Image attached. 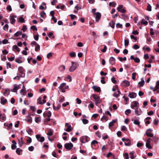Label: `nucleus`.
<instances>
[{"label":"nucleus","instance_id":"nucleus-1","mask_svg":"<svg viewBox=\"0 0 159 159\" xmlns=\"http://www.w3.org/2000/svg\"><path fill=\"white\" fill-rule=\"evenodd\" d=\"M96 9L94 8L92 10V11L94 16L95 18L96 21L98 22L99 20V12H96Z\"/></svg>","mask_w":159,"mask_h":159},{"label":"nucleus","instance_id":"nucleus-2","mask_svg":"<svg viewBox=\"0 0 159 159\" xmlns=\"http://www.w3.org/2000/svg\"><path fill=\"white\" fill-rule=\"evenodd\" d=\"M78 66V64L76 62L71 61V65L69 68V71L73 72L76 69Z\"/></svg>","mask_w":159,"mask_h":159},{"label":"nucleus","instance_id":"nucleus-3","mask_svg":"<svg viewBox=\"0 0 159 159\" xmlns=\"http://www.w3.org/2000/svg\"><path fill=\"white\" fill-rule=\"evenodd\" d=\"M18 71L20 74V77L21 78H24L25 76V70L22 66H20L18 68Z\"/></svg>","mask_w":159,"mask_h":159},{"label":"nucleus","instance_id":"nucleus-4","mask_svg":"<svg viewBox=\"0 0 159 159\" xmlns=\"http://www.w3.org/2000/svg\"><path fill=\"white\" fill-rule=\"evenodd\" d=\"M90 138L88 136H84L81 137L80 139L81 142L83 143H84L86 142H88L90 140Z\"/></svg>","mask_w":159,"mask_h":159},{"label":"nucleus","instance_id":"nucleus-5","mask_svg":"<svg viewBox=\"0 0 159 159\" xmlns=\"http://www.w3.org/2000/svg\"><path fill=\"white\" fill-rule=\"evenodd\" d=\"M73 144L71 143H66L64 145V147L66 149L70 150H71L73 147Z\"/></svg>","mask_w":159,"mask_h":159},{"label":"nucleus","instance_id":"nucleus-6","mask_svg":"<svg viewBox=\"0 0 159 159\" xmlns=\"http://www.w3.org/2000/svg\"><path fill=\"white\" fill-rule=\"evenodd\" d=\"M93 97L95 100L96 105L98 106L99 104V97L96 94H93Z\"/></svg>","mask_w":159,"mask_h":159},{"label":"nucleus","instance_id":"nucleus-7","mask_svg":"<svg viewBox=\"0 0 159 159\" xmlns=\"http://www.w3.org/2000/svg\"><path fill=\"white\" fill-rule=\"evenodd\" d=\"M152 130L151 129H147L146 132V134L148 137H152L153 136V134L152 133Z\"/></svg>","mask_w":159,"mask_h":159},{"label":"nucleus","instance_id":"nucleus-8","mask_svg":"<svg viewBox=\"0 0 159 159\" xmlns=\"http://www.w3.org/2000/svg\"><path fill=\"white\" fill-rule=\"evenodd\" d=\"M35 136L38 141L42 143L44 140L45 139L44 137L43 136L41 137L40 135L39 134L36 135Z\"/></svg>","mask_w":159,"mask_h":159},{"label":"nucleus","instance_id":"nucleus-9","mask_svg":"<svg viewBox=\"0 0 159 159\" xmlns=\"http://www.w3.org/2000/svg\"><path fill=\"white\" fill-rule=\"evenodd\" d=\"M10 23L12 24H14L16 21L15 18H16L17 16L16 15H11L10 16Z\"/></svg>","mask_w":159,"mask_h":159},{"label":"nucleus","instance_id":"nucleus-10","mask_svg":"<svg viewBox=\"0 0 159 159\" xmlns=\"http://www.w3.org/2000/svg\"><path fill=\"white\" fill-rule=\"evenodd\" d=\"M65 126L67 127V128L66 129H65V130L67 132H70L72 130L71 125L67 123H65Z\"/></svg>","mask_w":159,"mask_h":159},{"label":"nucleus","instance_id":"nucleus-11","mask_svg":"<svg viewBox=\"0 0 159 159\" xmlns=\"http://www.w3.org/2000/svg\"><path fill=\"white\" fill-rule=\"evenodd\" d=\"M137 95V94L134 92H131L129 94L128 96L131 98H134L136 97Z\"/></svg>","mask_w":159,"mask_h":159},{"label":"nucleus","instance_id":"nucleus-12","mask_svg":"<svg viewBox=\"0 0 159 159\" xmlns=\"http://www.w3.org/2000/svg\"><path fill=\"white\" fill-rule=\"evenodd\" d=\"M116 60L115 58L113 57H110L109 60V62L110 64L111 65H113L115 63Z\"/></svg>","mask_w":159,"mask_h":159},{"label":"nucleus","instance_id":"nucleus-13","mask_svg":"<svg viewBox=\"0 0 159 159\" xmlns=\"http://www.w3.org/2000/svg\"><path fill=\"white\" fill-rule=\"evenodd\" d=\"M22 57L21 56H20L19 57L16 58L15 59V61L16 62L18 63H21L24 62V61L21 60Z\"/></svg>","mask_w":159,"mask_h":159},{"label":"nucleus","instance_id":"nucleus-14","mask_svg":"<svg viewBox=\"0 0 159 159\" xmlns=\"http://www.w3.org/2000/svg\"><path fill=\"white\" fill-rule=\"evenodd\" d=\"M123 85L125 87H128L130 85V83L128 80H125L122 81Z\"/></svg>","mask_w":159,"mask_h":159},{"label":"nucleus","instance_id":"nucleus-15","mask_svg":"<svg viewBox=\"0 0 159 159\" xmlns=\"http://www.w3.org/2000/svg\"><path fill=\"white\" fill-rule=\"evenodd\" d=\"M117 119H115L111 121L110 122L109 124L108 127L109 129L111 128V127L113 126L114 125V124L117 122Z\"/></svg>","mask_w":159,"mask_h":159},{"label":"nucleus","instance_id":"nucleus-16","mask_svg":"<svg viewBox=\"0 0 159 159\" xmlns=\"http://www.w3.org/2000/svg\"><path fill=\"white\" fill-rule=\"evenodd\" d=\"M25 120L28 123H31L32 122V118L31 116H28L26 119H25Z\"/></svg>","mask_w":159,"mask_h":159},{"label":"nucleus","instance_id":"nucleus-17","mask_svg":"<svg viewBox=\"0 0 159 159\" xmlns=\"http://www.w3.org/2000/svg\"><path fill=\"white\" fill-rule=\"evenodd\" d=\"M7 100L3 97L1 98V103L2 105H4L7 102Z\"/></svg>","mask_w":159,"mask_h":159},{"label":"nucleus","instance_id":"nucleus-18","mask_svg":"<svg viewBox=\"0 0 159 159\" xmlns=\"http://www.w3.org/2000/svg\"><path fill=\"white\" fill-rule=\"evenodd\" d=\"M6 119V116L5 114H0V120L4 121Z\"/></svg>","mask_w":159,"mask_h":159},{"label":"nucleus","instance_id":"nucleus-19","mask_svg":"<svg viewBox=\"0 0 159 159\" xmlns=\"http://www.w3.org/2000/svg\"><path fill=\"white\" fill-rule=\"evenodd\" d=\"M133 102L134 104L131 105L130 106L131 108L132 109H134V107H138L137 105L139 104L138 102L136 101H134Z\"/></svg>","mask_w":159,"mask_h":159},{"label":"nucleus","instance_id":"nucleus-20","mask_svg":"<svg viewBox=\"0 0 159 159\" xmlns=\"http://www.w3.org/2000/svg\"><path fill=\"white\" fill-rule=\"evenodd\" d=\"M19 85H16V84H15L14 85V87L12 90V91L14 92H17V90L19 89Z\"/></svg>","mask_w":159,"mask_h":159},{"label":"nucleus","instance_id":"nucleus-21","mask_svg":"<svg viewBox=\"0 0 159 159\" xmlns=\"http://www.w3.org/2000/svg\"><path fill=\"white\" fill-rule=\"evenodd\" d=\"M12 49L14 51H16L18 52H20V48L16 45H14L12 47Z\"/></svg>","mask_w":159,"mask_h":159},{"label":"nucleus","instance_id":"nucleus-22","mask_svg":"<svg viewBox=\"0 0 159 159\" xmlns=\"http://www.w3.org/2000/svg\"><path fill=\"white\" fill-rule=\"evenodd\" d=\"M135 114L137 116H139L141 114V112L139 111V108L138 107L135 110Z\"/></svg>","mask_w":159,"mask_h":159},{"label":"nucleus","instance_id":"nucleus-23","mask_svg":"<svg viewBox=\"0 0 159 159\" xmlns=\"http://www.w3.org/2000/svg\"><path fill=\"white\" fill-rule=\"evenodd\" d=\"M134 123L135 125H138L139 127H140L141 125H140V122L139 120H134Z\"/></svg>","mask_w":159,"mask_h":159},{"label":"nucleus","instance_id":"nucleus-24","mask_svg":"<svg viewBox=\"0 0 159 159\" xmlns=\"http://www.w3.org/2000/svg\"><path fill=\"white\" fill-rule=\"evenodd\" d=\"M93 89L95 91H96L98 92H99V87H97L96 85H94L93 87Z\"/></svg>","mask_w":159,"mask_h":159},{"label":"nucleus","instance_id":"nucleus-25","mask_svg":"<svg viewBox=\"0 0 159 159\" xmlns=\"http://www.w3.org/2000/svg\"><path fill=\"white\" fill-rule=\"evenodd\" d=\"M40 14L41 16L43 18H44L46 17V14L43 11H42L41 12H40Z\"/></svg>","mask_w":159,"mask_h":159},{"label":"nucleus","instance_id":"nucleus-26","mask_svg":"<svg viewBox=\"0 0 159 159\" xmlns=\"http://www.w3.org/2000/svg\"><path fill=\"white\" fill-rule=\"evenodd\" d=\"M18 22L21 23L25 22V19L22 17H20L18 18Z\"/></svg>","mask_w":159,"mask_h":159},{"label":"nucleus","instance_id":"nucleus-27","mask_svg":"<svg viewBox=\"0 0 159 159\" xmlns=\"http://www.w3.org/2000/svg\"><path fill=\"white\" fill-rule=\"evenodd\" d=\"M144 18H143L142 20L141 21L140 23L142 25L143 24L145 25H146L148 24V22L147 21H144Z\"/></svg>","mask_w":159,"mask_h":159},{"label":"nucleus","instance_id":"nucleus-28","mask_svg":"<svg viewBox=\"0 0 159 159\" xmlns=\"http://www.w3.org/2000/svg\"><path fill=\"white\" fill-rule=\"evenodd\" d=\"M41 99H42V98H41V97H39V98L37 100V103L41 105V104H43L45 103H43V102H41Z\"/></svg>","mask_w":159,"mask_h":159},{"label":"nucleus","instance_id":"nucleus-29","mask_svg":"<svg viewBox=\"0 0 159 159\" xmlns=\"http://www.w3.org/2000/svg\"><path fill=\"white\" fill-rule=\"evenodd\" d=\"M134 152H135L134 151H132L129 153V155H131L130 157L131 159H134L136 157V155L135 156H134L133 155V154L134 153Z\"/></svg>","mask_w":159,"mask_h":159},{"label":"nucleus","instance_id":"nucleus-30","mask_svg":"<svg viewBox=\"0 0 159 159\" xmlns=\"http://www.w3.org/2000/svg\"><path fill=\"white\" fill-rule=\"evenodd\" d=\"M27 132L29 134L31 135L32 134L33 132L32 129L31 128H29L28 130H26Z\"/></svg>","mask_w":159,"mask_h":159},{"label":"nucleus","instance_id":"nucleus-31","mask_svg":"<svg viewBox=\"0 0 159 159\" xmlns=\"http://www.w3.org/2000/svg\"><path fill=\"white\" fill-rule=\"evenodd\" d=\"M22 151V150L20 148H18L16 149V152L18 155H20V152Z\"/></svg>","mask_w":159,"mask_h":159},{"label":"nucleus","instance_id":"nucleus-32","mask_svg":"<svg viewBox=\"0 0 159 159\" xmlns=\"http://www.w3.org/2000/svg\"><path fill=\"white\" fill-rule=\"evenodd\" d=\"M145 83V81L144 80H143L141 81H139L138 83V84H139L140 87H143V86Z\"/></svg>","mask_w":159,"mask_h":159},{"label":"nucleus","instance_id":"nucleus-33","mask_svg":"<svg viewBox=\"0 0 159 159\" xmlns=\"http://www.w3.org/2000/svg\"><path fill=\"white\" fill-rule=\"evenodd\" d=\"M8 40L7 39H3L2 42L1 41H0V45H1L2 44V43L3 44H6L8 43Z\"/></svg>","mask_w":159,"mask_h":159},{"label":"nucleus","instance_id":"nucleus-34","mask_svg":"<svg viewBox=\"0 0 159 159\" xmlns=\"http://www.w3.org/2000/svg\"><path fill=\"white\" fill-rule=\"evenodd\" d=\"M131 111L129 109H127L125 111V114L127 116H128L129 114L131 113Z\"/></svg>","mask_w":159,"mask_h":159},{"label":"nucleus","instance_id":"nucleus-35","mask_svg":"<svg viewBox=\"0 0 159 159\" xmlns=\"http://www.w3.org/2000/svg\"><path fill=\"white\" fill-rule=\"evenodd\" d=\"M21 34L22 32L21 31H17L14 34V35L16 37H18L20 35H21Z\"/></svg>","mask_w":159,"mask_h":159},{"label":"nucleus","instance_id":"nucleus-36","mask_svg":"<svg viewBox=\"0 0 159 159\" xmlns=\"http://www.w3.org/2000/svg\"><path fill=\"white\" fill-rule=\"evenodd\" d=\"M24 142L23 140H19L18 144L19 145V146L20 147H21L22 145L24 144Z\"/></svg>","mask_w":159,"mask_h":159},{"label":"nucleus","instance_id":"nucleus-37","mask_svg":"<svg viewBox=\"0 0 159 159\" xmlns=\"http://www.w3.org/2000/svg\"><path fill=\"white\" fill-rule=\"evenodd\" d=\"M35 121L36 123H38L41 121L40 117H36L35 119Z\"/></svg>","mask_w":159,"mask_h":159},{"label":"nucleus","instance_id":"nucleus-38","mask_svg":"<svg viewBox=\"0 0 159 159\" xmlns=\"http://www.w3.org/2000/svg\"><path fill=\"white\" fill-rule=\"evenodd\" d=\"M53 134V132L51 130H48V132L47 133L48 136H51Z\"/></svg>","mask_w":159,"mask_h":159},{"label":"nucleus","instance_id":"nucleus-39","mask_svg":"<svg viewBox=\"0 0 159 159\" xmlns=\"http://www.w3.org/2000/svg\"><path fill=\"white\" fill-rule=\"evenodd\" d=\"M40 45L39 44H37L35 48V50L36 52L40 50Z\"/></svg>","mask_w":159,"mask_h":159},{"label":"nucleus","instance_id":"nucleus-40","mask_svg":"<svg viewBox=\"0 0 159 159\" xmlns=\"http://www.w3.org/2000/svg\"><path fill=\"white\" fill-rule=\"evenodd\" d=\"M116 3L114 2H110L109 3V6L113 7H115Z\"/></svg>","mask_w":159,"mask_h":159},{"label":"nucleus","instance_id":"nucleus-41","mask_svg":"<svg viewBox=\"0 0 159 159\" xmlns=\"http://www.w3.org/2000/svg\"><path fill=\"white\" fill-rule=\"evenodd\" d=\"M100 120L101 121L104 120L105 121H106L108 119L106 116H104L102 117Z\"/></svg>","mask_w":159,"mask_h":159},{"label":"nucleus","instance_id":"nucleus-42","mask_svg":"<svg viewBox=\"0 0 159 159\" xmlns=\"http://www.w3.org/2000/svg\"><path fill=\"white\" fill-rule=\"evenodd\" d=\"M146 147L148 148L149 149H151L152 148V147L151 146L150 143L146 142Z\"/></svg>","mask_w":159,"mask_h":159},{"label":"nucleus","instance_id":"nucleus-43","mask_svg":"<svg viewBox=\"0 0 159 159\" xmlns=\"http://www.w3.org/2000/svg\"><path fill=\"white\" fill-rule=\"evenodd\" d=\"M125 46H128L129 44V40L128 39H125L124 41Z\"/></svg>","mask_w":159,"mask_h":159},{"label":"nucleus","instance_id":"nucleus-44","mask_svg":"<svg viewBox=\"0 0 159 159\" xmlns=\"http://www.w3.org/2000/svg\"><path fill=\"white\" fill-rule=\"evenodd\" d=\"M111 82L113 83H114V84L116 83L117 82V81L116 80L114 76H113V77L111 78Z\"/></svg>","mask_w":159,"mask_h":159},{"label":"nucleus","instance_id":"nucleus-45","mask_svg":"<svg viewBox=\"0 0 159 159\" xmlns=\"http://www.w3.org/2000/svg\"><path fill=\"white\" fill-rule=\"evenodd\" d=\"M70 56L71 57H74L76 56V54L74 52H72L70 53Z\"/></svg>","mask_w":159,"mask_h":159},{"label":"nucleus","instance_id":"nucleus-46","mask_svg":"<svg viewBox=\"0 0 159 159\" xmlns=\"http://www.w3.org/2000/svg\"><path fill=\"white\" fill-rule=\"evenodd\" d=\"M133 48L135 50L139 48V46L137 44H135L133 46Z\"/></svg>","mask_w":159,"mask_h":159},{"label":"nucleus","instance_id":"nucleus-47","mask_svg":"<svg viewBox=\"0 0 159 159\" xmlns=\"http://www.w3.org/2000/svg\"><path fill=\"white\" fill-rule=\"evenodd\" d=\"M8 24H5L3 27V29L5 30H7L8 28Z\"/></svg>","mask_w":159,"mask_h":159},{"label":"nucleus","instance_id":"nucleus-48","mask_svg":"<svg viewBox=\"0 0 159 159\" xmlns=\"http://www.w3.org/2000/svg\"><path fill=\"white\" fill-rule=\"evenodd\" d=\"M147 10L149 11H151L152 7L151 6L150 4H148Z\"/></svg>","mask_w":159,"mask_h":159},{"label":"nucleus","instance_id":"nucleus-49","mask_svg":"<svg viewBox=\"0 0 159 159\" xmlns=\"http://www.w3.org/2000/svg\"><path fill=\"white\" fill-rule=\"evenodd\" d=\"M137 74V73L134 72L132 74V79L133 80H135V77Z\"/></svg>","mask_w":159,"mask_h":159},{"label":"nucleus","instance_id":"nucleus-50","mask_svg":"<svg viewBox=\"0 0 159 159\" xmlns=\"http://www.w3.org/2000/svg\"><path fill=\"white\" fill-rule=\"evenodd\" d=\"M116 27L117 28H122V25L118 23L116 24Z\"/></svg>","mask_w":159,"mask_h":159},{"label":"nucleus","instance_id":"nucleus-51","mask_svg":"<svg viewBox=\"0 0 159 159\" xmlns=\"http://www.w3.org/2000/svg\"><path fill=\"white\" fill-rule=\"evenodd\" d=\"M105 77H102L101 78V82L102 84H105L106 82L104 80Z\"/></svg>","mask_w":159,"mask_h":159},{"label":"nucleus","instance_id":"nucleus-52","mask_svg":"<svg viewBox=\"0 0 159 159\" xmlns=\"http://www.w3.org/2000/svg\"><path fill=\"white\" fill-rule=\"evenodd\" d=\"M66 83H63L61 84L60 86L58 87L59 89H61L63 88V87L65 86Z\"/></svg>","mask_w":159,"mask_h":159},{"label":"nucleus","instance_id":"nucleus-53","mask_svg":"<svg viewBox=\"0 0 159 159\" xmlns=\"http://www.w3.org/2000/svg\"><path fill=\"white\" fill-rule=\"evenodd\" d=\"M47 116L48 117H50L52 116V113L51 111H48V112L47 113Z\"/></svg>","mask_w":159,"mask_h":159},{"label":"nucleus","instance_id":"nucleus-54","mask_svg":"<svg viewBox=\"0 0 159 159\" xmlns=\"http://www.w3.org/2000/svg\"><path fill=\"white\" fill-rule=\"evenodd\" d=\"M30 28L32 30L34 31L37 30V29L36 26L35 25H33Z\"/></svg>","mask_w":159,"mask_h":159},{"label":"nucleus","instance_id":"nucleus-55","mask_svg":"<svg viewBox=\"0 0 159 159\" xmlns=\"http://www.w3.org/2000/svg\"><path fill=\"white\" fill-rule=\"evenodd\" d=\"M128 142L127 143L125 142V145L126 146H130L131 145V141L130 140V141H128Z\"/></svg>","mask_w":159,"mask_h":159},{"label":"nucleus","instance_id":"nucleus-56","mask_svg":"<svg viewBox=\"0 0 159 159\" xmlns=\"http://www.w3.org/2000/svg\"><path fill=\"white\" fill-rule=\"evenodd\" d=\"M123 156L125 157V159H128L129 158L128 154L126 152L124 153Z\"/></svg>","mask_w":159,"mask_h":159},{"label":"nucleus","instance_id":"nucleus-57","mask_svg":"<svg viewBox=\"0 0 159 159\" xmlns=\"http://www.w3.org/2000/svg\"><path fill=\"white\" fill-rule=\"evenodd\" d=\"M82 121L84 124H86L88 123L89 121L88 120L86 119H83L82 120Z\"/></svg>","mask_w":159,"mask_h":159},{"label":"nucleus","instance_id":"nucleus-58","mask_svg":"<svg viewBox=\"0 0 159 159\" xmlns=\"http://www.w3.org/2000/svg\"><path fill=\"white\" fill-rule=\"evenodd\" d=\"M126 129L127 128L125 125H122L121 128V130L122 131H125Z\"/></svg>","mask_w":159,"mask_h":159},{"label":"nucleus","instance_id":"nucleus-59","mask_svg":"<svg viewBox=\"0 0 159 159\" xmlns=\"http://www.w3.org/2000/svg\"><path fill=\"white\" fill-rule=\"evenodd\" d=\"M107 48V47L106 46V45L104 46V48L103 49H102L101 50V51L103 52H105L106 51Z\"/></svg>","mask_w":159,"mask_h":159},{"label":"nucleus","instance_id":"nucleus-60","mask_svg":"<svg viewBox=\"0 0 159 159\" xmlns=\"http://www.w3.org/2000/svg\"><path fill=\"white\" fill-rule=\"evenodd\" d=\"M132 34L134 35H138L139 32L137 30H133L132 32Z\"/></svg>","mask_w":159,"mask_h":159},{"label":"nucleus","instance_id":"nucleus-61","mask_svg":"<svg viewBox=\"0 0 159 159\" xmlns=\"http://www.w3.org/2000/svg\"><path fill=\"white\" fill-rule=\"evenodd\" d=\"M112 95L113 97H115L116 98H117L119 96V93H114Z\"/></svg>","mask_w":159,"mask_h":159},{"label":"nucleus","instance_id":"nucleus-62","mask_svg":"<svg viewBox=\"0 0 159 159\" xmlns=\"http://www.w3.org/2000/svg\"><path fill=\"white\" fill-rule=\"evenodd\" d=\"M34 149V148L33 146H31L28 148V150L30 151H33Z\"/></svg>","mask_w":159,"mask_h":159},{"label":"nucleus","instance_id":"nucleus-63","mask_svg":"<svg viewBox=\"0 0 159 159\" xmlns=\"http://www.w3.org/2000/svg\"><path fill=\"white\" fill-rule=\"evenodd\" d=\"M6 9L7 10H8L9 11H12V8L11 7V6L10 5H8L7 8Z\"/></svg>","mask_w":159,"mask_h":159},{"label":"nucleus","instance_id":"nucleus-64","mask_svg":"<svg viewBox=\"0 0 159 159\" xmlns=\"http://www.w3.org/2000/svg\"><path fill=\"white\" fill-rule=\"evenodd\" d=\"M155 88L157 89H159V80L157 81Z\"/></svg>","mask_w":159,"mask_h":159}]
</instances>
